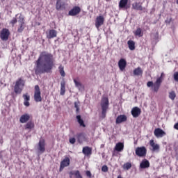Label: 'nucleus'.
Wrapping results in <instances>:
<instances>
[{
    "instance_id": "obj_5",
    "label": "nucleus",
    "mask_w": 178,
    "mask_h": 178,
    "mask_svg": "<svg viewBox=\"0 0 178 178\" xmlns=\"http://www.w3.org/2000/svg\"><path fill=\"white\" fill-rule=\"evenodd\" d=\"M34 101L36 102H41L42 97H41V90L38 85L35 86V92L33 95Z\"/></svg>"
},
{
    "instance_id": "obj_11",
    "label": "nucleus",
    "mask_w": 178,
    "mask_h": 178,
    "mask_svg": "<svg viewBox=\"0 0 178 178\" xmlns=\"http://www.w3.org/2000/svg\"><path fill=\"white\" fill-rule=\"evenodd\" d=\"M154 136L157 138H162L164 136H166V132L164 131L163 130H162L160 128H156L154 131Z\"/></svg>"
},
{
    "instance_id": "obj_39",
    "label": "nucleus",
    "mask_w": 178,
    "mask_h": 178,
    "mask_svg": "<svg viewBox=\"0 0 178 178\" xmlns=\"http://www.w3.org/2000/svg\"><path fill=\"white\" fill-rule=\"evenodd\" d=\"M169 98L173 101L176 98V93L175 92H171L169 94Z\"/></svg>"
},
{
    "instance_id": "obj_31",
    "label": "nucleus",
    "mask_w": 178,
    "mask_h": 178,
    "mask_svg": "<svg viewBox=\"0 0 178 178\" xmlns=\"http://www.w3.org/2000/svg\"><path fill=\"white\" fill-rule=\"evenodd\" d=\"M74 83L76 88H79V90H83V84H81V83H80L79 81H77V80L76 79H74Z\"/></svg>"
},
{
    "instance_id": "obj_54",
    "label": "nucleus",
    "mask_w": 178,
    "mask_h": 178,
    "mask_svg": "<svg viewBox=\"0 0 178 178\" xmlns=\"http://www.w3.org/2000/svg\"><path fill=\"white\" fill-rule=\"evenodd\" d=\"M73 175H70V177L72 178Z\"/></svg>"
},
{
    "instance_id": "obj_28",
    "label": "nucleus",
    "mask_w": 178,
    "mask_h": 178,
    "mask_svg": "<svg viewBox=\"0 0 178 178\" xmlns=\"http://www.w3.org/2000/svg\"><path fill=\"white\" fill-rule=\"evenodd\" d=\"M34 128V122L30 121L26 123L25 125V129L26 130H31V129Z\"/></svg>"
},
{
    "instance_id": "obj_4",
    "label": "nucleus",
    "mask_w": 178,
    "mask_h": 178,
    "mask_svg": "<svg viewBox=\"0 0 178 178\" xmlns=\"http://www.w3.org/2000/svg\"><path fill=\"white\" fill-rule=\"evenodd\" d=\"M25 83L26 82L24 80H23L22 78H19L16 81L14 86V92L15 94H22V91H23V88H24Z\"/></svg>"
},
{
    "instance_id": "obj_15",
    "label": "nucleus",
    "mask_w": 178,
    "mask_h": 178,
    "mask_svg": "<svg viewBox=\"0 0 178 178\" xmlns=\"http://www.w3.org/2000/svg\"><path fill=\"white\" fill-rule=\"evenodd\" d=\"M65 1H63V0H57L56 4V9L57 10H63V9H65Z\"/></svg>"
},
{
    "instance_id": "obj_34",
    "label": "nucleus",
    "mask_w": 178,
    "mask_h": 178,
    "mask_svg": "<svg viewBox=\"0 0 178 178\" xmlns=\"http://www.w3.org/2000/svg\"><path fill=\"white\" fill-rule=\"evenodd\" d=\"M74 108H76V113H79L80 112V102H74Z\"/></svg>"
},
{
    "instance_id": "obj_55",
    "label": "nucleus",
    "mask_w": 178,
    "mask_h": 178,
    "mask_svg": "<svg viewBox=\"0 0 178 178\" xmlns=\"http://www.w3.org/2000/svg\"><path fill=\"white\" fill-rule=\"evenodd\" d=\"M1 1H5V0H1Z\"/></svg>"
},
{
    "instance_id": "obj_32",
    "label": "nucleus",
    "mask_w": 178,
    "mask_h": 178,
    "mask_svg": "<svg viewBox=\"0 0 178 178\" xmlns=\"http://www.w3.org/2000/svg\"><path fill=\"white\" fill-rule=\"evenodd\" d=\"M84 140H86V135L84 134H78V141H79V143H83Z\"/></svg>"
},
{
    "instance_id": "obj_23",
    "label": "nucleus",
    "mask_w": 178,
    "mask_h": 178,
    "mask_svg": "<svg viewBox=\"0 0 178 178\" xmlns=\"http://www.w3.org/2000/svg\"><path fill=\"white\" fill-rule=\"evenodd\" d=\"M23 98H24V105L25 106H30V102H29V101H30V95H29V94H24L23 95Z\"/></svg>"
},
{
    "instance_id": "obj_52",
    "label": "nucleus",
    "mask_w": 178,
    "mask_h": 178,
    "mask_svg": "<svg viewBox=\"0 0 178 178\" xmlns=\"http://www.w3.org/2000/svg\"><path fill=\"white\" fill-rule=\"evenodd\" d=\"M117 178H122V176L120 175Z\"/></svg>"
},
{
    "instance_id": "obj_53",
    "label": "nucleus",
    "mask_w": 178,
    "mask_h": 178,
    "mask_svg": "<svg viewBox=\"0 0 178 178\" xmlns=\"http://www.w3.org/2000/svg\"><path fill=\"white\" fill-rule=\"evenodd\" d=\"M2 84H3V83H2V81H1V85L2 86Z\"/></svg>"
},
{
    "instance_id": "obj_27",
    "label": "nucleus",
    "mask_w": 178,
    "mask_h": 178,
    "mask_svg": "<svg viewBox=\"0 0 178 178\" xmlns=\"http://www.w3.org/2000/svg\"><path fill=\"white\" fill-rule=\"evenodd\" d=\"M128 47L131 51H134L136 49V43H134V41L133 40H129L127 42Z\"/></svg>"
},
{
    "instance_id": "obj_9",
    "label": "nucleus",
    "mask_w": 178,
    "mask_h": 178,
    "mask_svg": "<svg viewBox=\"0 0 178 178\" xmlns=\"http://www.w3.org/2000/svg\"><path fill=\"white\" fill-rule=\"evenodd\" d=\"M70 165V159L69 157H65L61 162L60 165V172H62L65 168Z\"/></svg>"
},
{
    "instance_id": "obj_14",
    "label": "nucleus",
    "mask_w": 178,
    "mask_h": 178,
    "mask_svg": "<svg viewBox=\"0 0 178 178\" xmlns=\"http://www.w3.org/2000/svg\"><path fill=\"white\" fill-rule=\"evenodd\" d=\"M133 118H138L141 115V109L138 107H134L131 111Z\"/></svg>"
},
{
    "instance_id": "obj_16",
    "label": "nucleus",
    "mask_w": 178,
    "mask_h": 178,
    "mask_svg": "<svg viewBox=\"0 0 178 178\" xmlns=\"http://www.w3.org/2000/svg\"><path fill=\"white\" fill-rule=\"evenodd\" d=\"M129 3V0H120L119 2L120 9H129L130 6L127 5Z\"/></svg>"
},
{
    "instance_id": "obj_18",
    "label": "nucleus",
    "mask_w": 178,
    "mask_h": 178,
    "mask_svg": "<svg viewBox=\"0 0 178 178\" xmlns=\"http://www.w3.org/2000/svg\"><path fill=\"white\" fill-rule=\"evenodd\" d=\"M127 65V63L126 62V60L121 58L118 62V66L120 67V70L123 72L124 69H126V66Z\"/></svg>"
},
{
    "instance_id": "obj_22",
    "label": "nucleus",
    "mask_w": 178,
    "mask_h": 178,
    "mask_svg": "<svg viewBox=\"0 0 178 178\" xmlns=\"http://www.w3.org/2000/svg\"><path fill=\"white\" fill-rule=\"evenodd\" d=\"M140 167L141 169H147L149 168V161L147 159H143L140 164Z\"/></svg>"
},
{
    "instance_id": "obj_21",
    "label": "nucleus",
    "mask_w": 178,
    "mask_h": 178,
    "mask_svg": "<svg viewBox=\"0 0 178 178\" xmlns=\"http://www.w3.org/2000/svg\"><path fill=\"white\" fill-rule=\"evenodd\" d=\"M127 120V117L124 115H121L116 118V123L117 124H119L120 123H123V122H126Z\"/></svg>"
},
{
    "instance_id": "obj_46",
    "label": "nucleus",
    "mask_w": 178,
    "mask_h": 178,
    "mask_svg": "<svg viewBox=\"0 0 178 178\" xmlns=\"http://www.w3.org/2000/svg\"><path fill=\"white\" fill-rule=\"evenodd\" d=\"M86 176H88V177H91V176H92L91 172L86 171Z\"/></svg>"
},
{
    "instance_id": "obj_26",
    "label": "nucleus",
    "mask_w": 178,
    "mask_h": 178,
    "mask_svg": "<svg viewBox=\"0 0 178 178\" xmlns=\"http://www.w3.org/2000/svg\"><path fill=\"white\" fill-rule=\"evenodd\" d=\"M124 148V145L122 143H118L116 144L115 149L118 152H122Z\"/></svg>"
},
{
    "instance_id": "obj_30",
    "label": "nucleus",
    "mask_w": 178,
    "mask_h": 178,
    "mask_svg": "<svg viewBox=\"0 0 178 178\" xmlns=\"http://www.w3.org/2000/svg\"><path fill=\"white\" fill-rule=\"evenodd\" d=\"M134 74L135 76H140V74H143V70H141V69L140 68V67H138V68H136V69H135V70H134Z\"/></svg>"
},
{
    "instance_id": "obj_40",
    "label": "nucleus",
    "mask_w": 178,
    "mask_h": 178,
    "mask_svg": "<svg viewBox=\"0 0 178 178\" xmlns=\"http://www.w3.org/2000/svg\"><path fill=\"white\" fill-rule=\"evenodd\" d=\"M74 176L76 178H83V177L80 174V171H79V170H76L74 172Z\"/></svg>"
},
{
    "instance_id": "obj_43",
    "label": "nucleus",
    "mask_w": 178,
    "mask_h": 178,
    "mask_svg": "<svg viewBox=\"0 0 178 178\" xmlns=\"http://www.w3.org/2000/svg\"><path fill=\"white\" fill-rule=\"evenodd\" d=\"M70 144H74V143H76V138H70Z\"/></svg>"
},
{
    "instance_id": "obj_29",
    "label": "nucleus",
    "mask_w": 178,
    "mask_h": 178,
    "mask_svg": "<svg viewBox=\"0 0 178 178\" xmlns=\"http://www.w3.org/2000/svg\"><path fill=\"white\" fill-rule=\"evenodd\" d=\"M76 119L80 126H82V127H86V124H84V120L81 119V115H76Z\"/></svg>"
},
{
    "instance_id": "obj_35",
    "label": "nucleus",
    "mask_w": 178,
    "mask_h": 178,
    "mask_svg": "<svg viewBox=\"0 0 178 178\" xmlns=\"http://www.w3.org/2000/svg\"><path fill=\"white\" fill-rule=\"evenodd\" d=\"M131 168V163H124L123 165V169H124L125 170H129V169Z\"/></svg>"
},
{
    "instance_id": "obj_50",
    "label": "nucleus",
    "mask_w": 178,
    "mask_h": 178,
    "mask_svg": "<svg viewBox=\"0 0 178 178\" xmlns=\"http://www.w3.org/2000/svg\"><path fill=\"white\" fill-rule=\"evenodd\" d=\"M3 87H6V83H4V84H3Z\"/></svg>"
},
{
    "instance_id": "obj_24",
    "label": "nucleus",
    "mask_w": 178,
    "mask_h": 178,
    "mask_svg": "<svg viewBox=\"0 0 178 178\" xmlns=\"http://www.w3.org/2000/svg\"><path fill=\"white\" fill-rule=\"evenodd\" d=\"M82 152L84 154V155L88 156L92 154V149L89 147H84L83 148Z\"/></svg>"
},
{
    "instance_id": "obj_33",
    "label": "nucleus",
    "mask_w": 178,
    "mask_h": 178,
    "mask_svg": "<svg viewBox=\"0 0 178 178\" xmlns=\"http://www.w3.org/2000/svg\"><path fill=\"white\" fill-rule=\"evenodd\" d=\"M134 35L137 37H143V31H141V28H138L134 32Z\"/></svg>"
},
{
    "instance_id": "obj_19",
    "label": "nucleus",
    "mask_w": 178,
    "mask_h": 178,
    "mask_svg": "<svg viewBox=\"0 0 178 178\" xmlns=\"http://www.w3.org/2000/svg\"><path fill=\"white\" fill-rule=\"evenodd\" d=\"M149 145L150 147H152V150L155 152L156 151H159V145L155 143V142H154V140H151L149 141Z\"/></svg>"
},
{
    "instance_id": "obj_48",
    "label": "nucleus",
    "mask_w": 178,
    "mask_h": 178,
    "mask_svg": "<svg viewBox=\"0 0 178 178\" xmlns=\"http://www.w3.org/2000/svg\"><path fill=\"white\" fill-rule=\"evenodd\" d=\"M73 175H74V172L73 171L70 172V176H73Z\"/></svg>"
},
{
    "instance_id": "obj_25",
    "label": "nucleus",
    "mask_w": 178,
    "mask_h": 178,
    "mask_svg": "<svg viewBox=\"0 0 178 178\" xmlns=\"http://www.w3.org/2000/svg\"><path fill=\"white\" fill-rule=\"evenodd\" d=\"M66 82L65 81V80L61 81L60 82V95H63L65 94V92H66Z\"/></svg>"
},
{
    "instance_id": "obj_10",
    "label": "nucleus",
    "mask_w": 178,
    "mask_h": 178,
    "mask_svg": "<svg viewBox=\"0 0 178 178\" xmlns=\"http://www.w3.org/2000/svg\"><path fill=\"white\" fill-rule=\"evenodd\" d=\"M105 22V19L104 18V16L99 15L97 17L96 21H95V27L97 29H99L102 24H104V22Z\"/></svg>"
},
{
    "instance_id": "obj_1",
    "label": "nucleus",
    "mask_w": 178,
    "mask_h": 178,
    "mask_svg": "<svg viewBox=\"0 0 178 178\" xmlns=\"http://www.w3.org/2000/svg\"><path fill=\"white\" fill-rule=\"evenodd\" d=\"M55 58L54 55L47 51L40 53L39 58L36 60V66L35 67V74H44V73H51Z\"/></svg>"
},
{
    "instance_id": "obj_6",
    "label": "nucleus",
    "mask_w": 178,
    "mask_h": 178,
    "mask_svg": "<svg viewBox=\"0 0 178 178\" xmlns=\"http://www.w3.org/2000/svg\"><path fill=\"white\" fill-rule=\"evenodd\" d=\"M136 155L140 158H143L147 155V148L145 147H138L135 151Z\"/></svg>"
},
{
    "instance_id": "obj_17",
    "label": "nucleus",
    "mask_w": 178,
    "mask_h": 178,
    "mask_svg": "<svg viewBox=\"0 0 178 178\" xmlns=\"http://www.w3.org/2000/svg\"><path fill=\"white\" fill-rule=\"evenodd\" d=\"M132 9L135 10H144L145 9L143 6V3L140 2H135L132 4Z\"/></svg>"
},
{
    "instance_id": "obj_42",
    "label": "nucleus",
    "mask_w": 178,
    "mask_h": 178,
    "mask_svg": "<svg viewBox=\"0 0 178 178\" xmlns=\"http://www.w3.org/2000/svg\"><path fill=\"white\" fill-rule=\"evenodd\" d=\"M102 170L104 172H108V166L107 165H103L102 168Z\"/></svg>"
},
{
    "instance_id": "obj_20",
    "label": "nucleus",
    "mask_w": 178,
    "mask_h": 178,
    "mask_svg": "<svg viewBox=\"0 0 178 178\" xmlns=\"http://www.w3.org/2000/svg\"><path fill=\"white\" fill-rule=\"evenodd\" d=\"M30 120V115L24 114L19 118L20 123H27Z\"/></svg>"
},
{
    "instance_id": "obj_8",
    "label": "nucleus",
    "mask_w": 178,
    "mask_h": 178,
    "mask_svg": "<svg viewBox=\"0 0 178 178\" xmlns=\"http://www.w3.org/2000/svg\"><path fill=\"white\" fill-rule=\"evenodd\" d=\"M9 35H10V32L8 29H3L0 33V38L2 41H8L9 40Z\"/></svg>"
},
{
    "instance_id": "obj_45",
    "label": "nucleus",
    "mask_w": 178,
    "mask_h": 178,
    "mask_svg": "<svg viewBox=\"0 0 178 178\" xmlns=\"http://www.w3.org/2000/svg\"><path fill=\"white\" fill-rule=\"evenodd\" d=\"M154 37H155V40H158L159 38V33L158 32H156L154 34Z\"/></svg>"
},
{
    "instance_id": "obj_44",
    "label": "nucleus",
    "mask_w": 178,
    "mask_h": 178,
    "mask_svg": "<svg viewBox=\"0 0 178 178\" xmlns=\"http://www.w3.org/2000/svg\"><path fill=\"white\" fill-rule=\"evenodd\" d=\"M16 23H17V19L16 18H13L12 20H11V24H16Z\"/></svg>"
},
{
    "instance_id": "obj_41",
    "label": "nucleus",
    "mask_w": 178,
    "mask_h": 178,
    "mask_svg": "<svg viewBox=\"0 0 178 178\" xmlns=\"http://www.w3.org/2000/svg\"><path fill=\"white\" fill-rule=\"evenodd\" d=\"M173 77H174V80L178 82V72H175Z\"/></svg>"
},
{
    "instance_id": "obj_12",
    "label": "nucleus",
    "mask_w": 178,
    "mask_h": 178,
    "mask_svg": "<svg viewBox=\"0 0 178 178\" xmlns=\"http://www.w3.org/2000/svg\"><path fill=\"white\" fill-rule=\"evenodd\" d=\"M80 12H81V8H80L79 6H75L69 11L68 15L70 16H76L79 15Z\"/></svg>"
},
{
    "instance_id": "obj_51",
    "label": "nucleus",
    "mask_w": 178,
    "mask_h": 178,
    "mask_svg": "<svg viewBox=\"0 0 178 178\" xmlns=\"http://www.w3.org/2000/svg\"><path fill=\"white\" fill-rule=\"evenodd\" d=\"M101 148H104V145H101Z\"/></svg>"
},
{
    "instance_id": "obj_47",
    "label": "nucleus",
    "mask_w": 178,
    "mask_h": 178,
    "mask_svg": "<svg viewBox=\"0 0 178 178\" xmlns=\"http://www.w3.org/2000/svg\"><path fill=\"white\" fill-rule=\"evenodd\" d=\"M174 129H175V130H178V122L175 124Z\"/></svg>"
},
{
    "instance_id": "obj_7",
    "label": "nucleus",
    "mask_w": 178,
    "mask_h": 178,
    "mask_svg": "<svg viewBox=\"0 0 178 178\" xmlns=\"http://www.w3.org/2000/svg\"><path fill=\"white\" fill-rule=\"evenodd\" d=\"M38 154H44L45 152V140L40 139L36 147Z\"/></svg>"
},
{
    "instance_id": "obj_38",
    "label": "nucleus",
    "mask_w": 178,
    "mask_h": 178,
    "mask_svg": "<svg viewBox=\"0 0 178 178\" xmlns=\"http://www.w3.org/2000/svg\"><path fill=\"white\" fill-rule=\"evenodd\" d=\"M18 23H19V24H24V17L22 16V14H20L19 17Z\"/></svg>"
},
{
    "instance_id": "obj_49",
    "label": "nucleus",
    "mask_w": 178,
    "mask_h": 178,
    "mask_svg": "<svg viewBox=\"0 0 178 178\" xmlns=\"http://www.w3.org/2000/svg\"><path fill=\"white\" fill-rule=\"evenodd\" d=\"M163 76V72H162L161 73V76L160 77H161V79H162V76Z\"/></svg>"
},
{
    "instance_id": "obj_3",
    "label": "nucleus",
    "mask_w": 178,
    "mask_h": 178,
    "mask_svg": "<svg viewBox=\"0 0 178 178\" xmlns=\"http://www.w3.org/2000/svg\"><path fill=\"white\" fill-rule=\"evenodd\" d=\"M163 80V79H162V77H159L154 83L152 81H148L147 86V87H152V90H153L154 92H158V91H159L161 84H162Z\"/></svg>"
},
{
    "instance_id": "obj_36",
    "label": "nucleus",
    "mask_w": 178,
    "mask_h": 178,
    "mask_svg": "<svg viewBox=\"0 0 178 178\" xmlns=\"http://www.w3.org/2000/svg\"><path fill=\"white\" fill-rule=\"evenodd\" d=\"M59 72H60V74H61L62 77H65V76H66V74L65 73V70H63V66L60 65Z\"/></svg>"
},
{
    "instance_id": "obj_37",
    "label": "nucleus",
    "mask_w": 178,
    "mask_h": 178,
    "mask_svg": "<svg viewBox=\"0 0 178 178\" xmlns=\"http://www.w3.org/2000/svg\"><path fill=\"white\" fill-rule=\"evenodd\" d=\"M23 30H24V24H19V26L17 29V32L23 33Z\"/></svg>"
},
{
    "instance_id": "obj_13",
    "label": "nucleus",
    "mask_w": 178,
    "mask_h": 178,
    "mask_svg": "<svg viewBox=\"0 0 178 178\" xmlns=\"http://www.w3.org/2000/svg\"><path fill=\"white\" fill-rule=\"evenodd\" d=\"M47 38L51 40L52 38H55L56 35H58V32L55 29H51L46 33Z\"/></svg>"
},
{
    "instance_id": "obj_2",
    "label": "nucleus",
    "mask_w": 178,
    "mask_h": 178,
    "mask_svg": "<svg viewBox=\"0 0 178 178\" xmlns=\"http://www.w3.org/2000/svg\"><path fill=\"white\" fill-rule=\"evenodd\" d=\"M102 106V119L106 118V111L109 108V99L108 97H103L100 104Z\"/></svg>"
}]
</instances>
